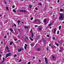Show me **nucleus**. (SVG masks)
Returning a JSON list of instances; mask_svg holds the SVG:
<instances>
[{
	"mask_svg": "<svg viewBox=\"0 0 64 64\" xmlns=\"http://www.w3.org/2000/svg\"><path fill=\"white\" fill-rule=\"evenodd\" d=\"M11 53H8L6 55V58H7L9 56H10L11 55Z\"/></svg>",
	"mask_w": 64,
	"mask_h": 64,
	"instance_id": "nucleus-1",
	"label": "nucleus"
},
{
	"mask_svg": "<svg viewBox=\"0 0 64 64\" xmlns=\"http://www.w3.org/2000/svg\"><path fill=\"white\" fill-rule=\"evenodd\" d=\"M63 14L62 13L60 14V16L59 18L60 19H62L63 18Z\"/></svg>",
	"mask_w": 64,
	"mask_h": 64,
	"instance_id": "nucleus-2",
	"label": "nucleus"
},
{
	"mask_svg": "<svg viewBox=\"0 0 64 64\" xmlns=\"http://www.w3.org/2000/svg\"><path fill=\"white\" fill-rule=\"evenodd\" d=\"M23 50H24V49L23 48H20V49H18V52H21V51H23Z\"/></svg>",
	"mask_w": 64,
	"mask_h": 64,
	"instance_id": "nucleus-3",
	"label": "nucleus"
},
{
	"mask_svg": "<svg viewBox=\"0 0 64 64\" xmlns=\"http://www.w3.org/2000/svg\"><path fill=\"white\" fill-rule=\"evenodd\" d=\"M20 11L22 12H23L24 13H25V12H26V10H20Z\"/></svg>",
	"mask_w": 64,
	"mask_h": 64,
	"instance_id": "nucleus-4",
	"label": "nucleus"
},
{
	"mask_svg": "<svg viewBox=\"0 0 64 64\" xmlns=\"http://www.w3.org/2000/svg\"><path fill=\"white\" fill-rule=\"evenodd\" d=\"M44 60H45L46 63V64H47V63H48V61H47V58H45Z\"/></svg>",
	"mask_w": 64,
	"mask_h": 64,
	"instance_id": "nucleus-5",
	"label": "nucleus"
},
{
	"mask_svg": "<svg viewBox=\"0 0 64 64\" xmlns=\"http://www.w3.org/2000/svg\"><path fill=\"white\" fill-rule=\"evenodd\" d=\"M28 46H27V44H25V46H24L25 50H26V47H27Z\"/></svg>",
	"mask_w": 64,
	"mask_h": 64,
	"instance_id": "nucleus-6",
	"label": "nucleus"
},
{
	"mask_svg": "<svg viewBox=\"0 0 64 64\" xmlns=\"http://www.w3.org/2000/svg\"><path fill=\"white\" fill-rule=\"evenodd\" d=\"M40 21V20H39V19H36V20H35L34 21L36 22H37V21Z\"/></svg>",
	"mask_w": 64,
	"mask_h": 64,
	"instance_id": "nucleus-7",
	"label": "nucleus"
},
{
	"mask_svg": "<svg viewBox=\"0 0 64 64\" xmlns=\"http://www.w3.org/2000/svg\"><path fill=\"white\" fill-rule=\"evenodd\" d=\"M46 21H47V20H46V19H44V22H45V24H46Z\"/></svg>",
	"mask_w": 64,
	"mask_h": 64,
	"instance_id": "nucleus-8",
	"label": "nucleus"
},
{
	"mask_svg": "<svg viewBox=\"0 0 64 64\" xmlns=\"http://www.w3.org/2000/svg\"><path fill=\"white\" fill-rule=\"evenodd\" d=\"M56 28H55L54 30V34H56Z\"/></svg>",
	"mask_w": 64,
	"mask_h": 64,
	"instance_id": "nucleus-9",
	"label": "nucleus"
},
{
	"mask_svg": "<svg viewBox=\"0 0 64 64\" xmlns=\"http://www.w3.org/2000/svg\"><path fill=\"white\" fill-rule=\"evenodd\" d=\"M13 42H10V45H12V44H13Z\"/></svg>",
	"mask_w": 64,
	"mask_h": 64,
	"instance_id": "nucleus-10",
	"label": "nucleus"
},
{
	"mask_svg": "<svg viewBox=\"0 0 64 64\" xmlns=\"http://www.w3.org/2000/svg\"><path fill=\"white\" fill-rule=\"evenodd\" d=\"M37 50L39 52V51H40L41 50V49L40 48H37Z\"/></svg>",
	"mask_w": 64,
	"mask_h": 64,
	"instance_id": "nucleus-11",
	"label": "nucleus"
},
{
	"mask_svg": "<svg viewBox=\"0 0 64 64\" xmlns=\"http://www.w3.org/2000/svg\"><path fill=\"white\" fill-rule=\"evenodd\" d=\"M32 36H31L32 38H33V37H34V34H33L32 32Z\"/></svg>",
	"mask_w": 64,
	"mask_h": 64,
	"instance_id": "nucleus-12",
	"label": "nucleus"
},
{
	"mask_svg": "<svg viewBox=\"0 0 64 64\" xmlns=\"http://www.w3.org/2000/svg\"><path fill=\"white\" fill-rule=\"evenodd\" d=\"M10 31H11V32H13V30L12 28H11L10 29Z\"/></svg>",
	"mask_w": 64,
	"mask_h": 64,
	"instance_id": "nucleus-13",
	"label": "nucleus"
},
{
	"mask_svg": "<svg viewBox=\"0 0 64 64\" xmlns=\"http://www.w3.org/2000/svg\"><path fill=\"white\" fill-rule=\"evenodd\" d=\"M39 30L41 31V30H42V28H41V27H40L39 28Z\"/></svg>",
	"mask_w": 64,
	"mask_h": 64,
	"instance_id": "nucleus-14",
	"label": "nucleus"
},
{
	"mask_svg": "<svg viewBox=\"0 0 64 64\" xmlns=\"http://www.w3.org/2000/svg\"><path fill=\"white\" fill-rule=\"evenodd\" d=\"M59 30H61V26H59Z\"/></svg>",
	"mask_w": 64,
	"mask_h": 64,
	"instance_id": "nucleus-15",
	"label": "nucleus"
},
{
	"mask_svg": "<svg viewBox=\"0 0 64 64\" xmlns=\"http://www.w3.org/2000/svg\"><path fill=\"white\" fill-rule=\"evenodd\" d=\"M29 38L30 39V40L31 41H33V39H32V38H30V37H29Z\"/></svg>",
	"mask_w": 64,
	"mask_h": 64,
	"instance_id": "nucleus-16",
	"label": "nucleus"
},
{
	"mask_svg": "<svg viewBox=\"0 0 64 64\" xmlns=\"http://www.w3.org/2000/svg\"><path fill=\"white\" fill-rule=\"evenodd\" d=\"M6 9L7 10H9V9L8 8V6H7L6 8Z\"/></svg>",
	"mask_w": 64,
	"mask_h": 64,
	"instance_id": "nucleus-17",
	"label": "nucleus"
},
{
	"mask_svg": "<svg viewBox=\"0 0 64 64\" xmlns=\"http://www.w3.org/2000/svg\"><path fill=\"white\" fill-rule=\"evenodd\" d=\"M56 45H57V46H58V47H59V44H58L57 43H56Z\"/></svg>",
	"mask_w": 64,
	"mask_h": 64,
	"instance_id": "nucleus-18",
	"label": "nucleus"
},
{
	"mask_svg": "<svg viewBox=\"0 0 64 64\" xmlns=\"http://www.w3.org/2000/svg\"><path fill=\"white\" fill-rule=\"evenodd\" d=\"M52 58L54 60V59H55V56H52Z\"/></svg>",
	"mask_w": 64,
	"mask_h": 64,
	"instance_id": "nucleus-19",
	"label": "nucleus"
},
{
	"mask_svg": "<svg viewBox=\"0 0 64 64\" xmlns=\"http://www.w3.org/2000/svg\"><path fill=\"white\" fill-rule=\"evenodd\" d=\"M13 12H14L15 13H16V10L14 9L13 10Z\"/></svg>",
	"mask_w": 64,
	"mask_h": 64,
	"instance_id": "nucleus-20",
	"label": "nucleus"
},
{
	"mask_svg": "<svg viewBox=\"0 0 64 64\" xmlns=\"http://www.w3.org/2000/svg\"><path fill=\"white\" fill-rule=\"evenodd\" d=\"M39 5H40V6H42V4L40 3V4H38Z\"/></svg>",
	"mask_w": 64,
	"mask_h": 64,
	"instance_id": "nucleus-21",
	"label": "nucleus"
},
{
	"mask_svg": "<svg viewBox=\"0 0 64 64\" xmlns=\"http://www.w3.org/2000/svg\"><path fill=\"white\" fill-rule=\"evenodd\" d=\"M60 11H63V9H60Z\"/></svg>",
	"mask_w": 64,
	"mask_h": 64,
	"instance_id": "nucleus-22",
	"label": "nucleus"
},
{
	"mask_svg": "<svg viewBox=\"0 0 64 64\" xmlns=\"http://www.w3.org/2000/svg\"><path fill=\"white\" fill-rule=\"evenodd\" d=\"M6 48L7 50H8L9 49V48H8V46H6Z\"/></svg>",
	"mask_w": 64,
	"mask_h": 64,
	"instance_id": "nucleus-23",
	"label": "nucleus"
},
{
	"mask_svg": "<svg viewBox=\"0 0 64 64\" xmlns=\"http://www.w3.org/2000/svg\"><path fill=\"white\" fill-rule=\"evenodd\" d=\"M28 28V27L27 26H25V28L26 29L27 28Z\"/></svg>",
	"mask_w": 64,
	"mask_h": 64,
	"instance_id": "nucleus-24",
	"label": "nucleus"
},
{
	"mask_svg": "<svg viewBox=\"0 0 64 64\" xmlns=\"http://www.w3.org/2000/svg\"><path fill=\"white\" fill-rule=\"evenodd\" d=\"M51 24H50L48 25V26L50 27V26H51Z\"/></svg>",
	"mask_w": 64,
	"mask_h": 64,
	"instance_id": "nucleus-25",
	"label": "nucleus"
},
{
	"mask_svg": "<svg viewBox=\"0 0 64 64\" xmlns=\"http://www.w3.org/2000/svg\"><path fill=\"white\" fill-rule=\"evenodd\" d=\"M59 31L58 30L57 32V34H59Z\"/></svg>",
	"mask_w": 64,
	"mask_h": 64,
	"instance_id": "nucleus-26",
	"label": "nucleus"
},
{
	"mask_svg": "<svg viewBox=\"0 0 64 64\" xmlns=\"http://www.w3.org/2000/svg\"><path fill=\"white\" fill-rule=\"evenodd\" d=\"M29 6L30 8H31V7H32V5H30Z\"/></svg>",
	"mask_w": 64,
	"mask_h": 64,
	"instance_id": "nucleus-27",
	"label": "nucleus"
},
{
	"mask_svg": "<svg viewBox=\"0 0 64 64\" xmlns=\"http://www.w3.org/2000/svg\"><path fill=\"white\" fill-rule=\"evenodd\" d=\"M21 60H22V59H20L19 60V62H21Z\"/></svg>",
	"mask_w": 64,
	"mask_h": 64,
	"instance_id": "nucleus-28",
	"label": "nucleus"
},
{
	"mask_svg": "<svg viewBox=\"0 0 64 64\" xmlns=\"http://www.w3.org/2000/svg\"><path fill=\"white\" fill-rule=\"evenodd\" d=\"M32 19H33V18H31L30 19L31 20H32Z\"/></svg>",
	"mask_w": 64,
	"mask_h": 64,
	"instance_id": "nucleus-29",
	"label": "nucleus"
},
{
	"mask_svg": "<svg viewBox=\"0 0 64 64\" xmlns=\"http://www.w3.org/2000/svg\"><path fill=\"white\" fill-rule=\"evenodd\" d=\"M35 9L36 10H38V9H37V8L36 7L35 8Z\"/></svg>",
	"mask_w": 64,
	"mask_h": 64,
	"instance_id": "nucleus-30",
	"label": "nucleus"
},
{
	"mask_svg": "<svg viewBox=\"0 0 64 64\" xmlns=\"http://www.w3.org/2000/svg\"><path fill=\"white\" fill-rule=\"evenodd\" d=\"M59 52H62V50H60Z\"/></svg>",
	"mask_w": 64,
	"mask_h": 64,
	"instance_id": "nucleus-31",
	"label": "nucleus"
},
{
	"mask_svg": "<svg viewBox=\"0 0 64 64\" xmlns=\"http://www.w3.org/2000/svg\"><path fill=\"white\" fill-rule=\"evenodd\" d=\"M53 40H55V38L54 37H53Z\"/></svg>",
	"mask_w": 64,
	"mask_h": 64,
	"instance_id": "nucleus-32",
	"label": "nucleus"
},
{
	"mask_svg": "<svg viewBox=\"0 0 64 64\" xmlns=\"http://www.w3.org/2000/svg\"><path fill=\"white\" fill-rule=\"evenodd\" d=\"M12 7L13 8H15V6H12Z\"/></svg>",
	"mask_w": 64,
	"mask_h": 64,
	"instance_id": "nucleus-33",
	"label": "nucleus"
},
{
	"mask_svg": "<svg viewBox=\"0 0 64 64\" xmlns=\"http://www.w3.org/2000/svg\"><path fill=\"white\" fill-rule=\"evenodd\" d=\"M16 56H17V55L16 54H15L14 56V57H16Z\"/></svg>",
	"mask_w": 64,
	"mask_h": 64,
	"instance_id": "nucleus-34",
	"label": "nucleus"
},
{
	"mask_svg": "<svg viewBox=\"0 0 64 64\" xmlns=\"http://www.w3.org/2000/svg\"><path fill=\"white\" fill-rule=\"evenodd\" d=\"M46 37H49V36L48 35H47L46 36Z\"/></svg>",
	"mask_w": 64,
	"mask_h": 64,
	"instance_id": "nucleus-35",
	"label": "nucleus"
},
{
	"mask_svg": "<svg viewBox=\"0 0 64 64\" xmlns=\"http://www.w3.org/2000/svg\"><path fill=\"white\" fill-rule=\"evenodd\" d=\"M18 23H20L21 22V21H18Z\"/></svg>",
	"mask_w": 64,
	"mask_h": 64,
	"instance_id": "nucleus-36",
	"label": "nucleus"
},
{
	"mask_svg": "<svg viewBox=\"0 0 64 64\" xmlns=\"http://www.w3.org/2000/svg\"><path fill=\"white\" fill-rule=\"evenodd\" d=\"M14 26H15V27H16V24H14Z\"/></svg>",
	"mask_w": 64,
	"mask_h": 64,
	"instance_id": "nucleus-37",
	"label": "nucleus"
},
{
	"mask_svg": "<svg viewBox=\"0 0 64 64\" xmlns=\"http://www.w3.org/2000/svg\"><path fill=\"white\" fill-rule=\"evenodd\" d=\"M18 31H19V32H20V29H18Z\"/></svg>",
	"mask_w": 64,
	"mask_h": 64,
	"instance_id": "nucleus-38",
	"label": "nucleus"
},
{
	"mask_svg": "<svg viewBox=\"0 0 64 64\" xmlns=\"http://www.w3.org/2000/svg\"><path fill=\"white\" fill-rule=\"evenodd\" d=\"M35 27H38V26H37V25H35Z\"/></svg>",
	"mask_w": 64,
	"mask_h": 64,
	"instance_id": "nucleus-39",
	"label": "nucleus"
},
{
	"mask_svg": "<svg viewBox=\"0 0 64 64\" xmlns=\"http://www.w3.org/2000/svg\"><path fill=\"white\" fill-rule=\"evenodd\" d=\"M28 64H30V62H28Z\"/></svg>",
	"mask_w": 64,
	"mask_h": 64,
	"instance_id": "nucleus-40",
	"label": "nucleus"
},
{
	"mask_svg": "<svg viewBox=\"0 0 64 64\" xmlns=\"http://www.w3.org/2000/svg\"><path fill=\"white\" fill-rule=\"evenodd\" d=\"M44 40H45L44 38L42 39V41H44Z\"/></svg>",
	"mask_w": 64,
	"mask_h": 64,
	"instance_id": "nucleus-41",
	"label": "nucleus"
},
{
	"mask_svg": "<svg viewBox=\"0 0 64 64\" xmlns=\"http://www.w3.org/2000/svg\"><path fill=\"white\" fill-rule=\"evenodd\" d=\"M26 39H27L28 40V38L27 37H26Z\"/></svg>",
	"mask_w": 64,
	"mask_h": 64,
	"instance_id": "nucleus-42",
	"label": "nucleus"
},
{
	"mask_svg": "<svg viewBox=\"0 0 64 64\" xmlns=\"http://www.w3.org/2000/svg\"><path fill=\"white\" fill-rule=\"evenodd\" d=\"M59 2H60V1H59V0H58V3H59Z\"/></svg>",
	"mask_w": 64,
	"mask_h": 64,
	"instance_id": "nucleus-43",
	"label": "nucleus"
},
{
	"mask_svg": "<svg viewBox=\"0 0 64 64\" xmlns=\"http://www.w3.org/2000/svg\"><path fill=\"white\" fill-rule=\"evenodd\" d=\"M46 50L48 51V48H46Z\"/></svg>",
	"mask_w": 64,
	"mask_h": 64,
	"instance_id": "nucleus-44",
	"label": "nucleus"
},
{
	"mask_svg": "<svg viewBox=\"0 0 64 64\" xmlns=\"http://www.w3.org/2000/svg\"><path fill=\"white\" fill-rule=\"evenodd\" d=\"M7 38V36H4V38Z\"/></svg>",
	"mask_w": 64,
	"mask_h": 64,
	"instance_id": "nucleus-45",
	"label": "nucleus"
},
{
	"mask_svg": "<svg viewBox=\"0 0 64 64\" xmlns=\"http://www.w3.org/2000/svg\"><path fill=\"white\" fill-rule=\"evenodd\" d=\"M4 59H5V58H3V60H4Z\"/></svg>",
	"mask_w": 64,
	"mask_h": 64,
	"instance_id": "nucleus-46",
	"label": "nucleus"
},
{
	"mask_svg": "<svg viewBox=\"0 0 64 64\" xmlns=\"http://www.w3.org/2000/svg\"><path fill=\"white\" fill-rule=\"evenodd\" d=\"M48 1V2H50V0H47Z\"/></svg>",
	"mask_w": 64,
	"mask_h": 64,
	"instance_id": "nucleus-47",
	"label": "nucleus"
},
{
	"mask_svg": "<svg viewBox=\"0 0 64 64\" xmlns=\"http://www.w3.org/2000/svg\"><path fill=\"white\" fill-rule=\"evenodd\" d=\"M4 62V60H3V61L2 62V63H3Z\"/></svg>",
	"mask_w": 64,
	"mask_h": 64,
	"instance_id": "nucleus-48",
	"label": "nucleus"
},
{
	"mask_svg": "<svg viewBox=\"0 0 64 64\" xmlns=\"http://www.w3.org/2000/svg\"><path fill=\"white\" fill-rule=\"evenodd\" d=\"M17 39H14L15 41H17Z\"/></svg>",
	"mask_w": 64,
	"mask_h": 64,
	"instance_id": "nucleus-49",
	"label": "nucleus"
},
{
	"mask_svg": "<svg viewBox=\"0 0 64 64\" xmlns=\"http://www.w3.org/2000/svg\"><path fill=\"white\" fill-rule=\"evenodd\" d=\"M4 2V3H5V4H6V2Z\"/></svg>",
	"mask_w": 64,
	"mask_h": 64,
	"instance_id": "nucleus-50",
	"label": "nucleus"
},
{
	"mask_svg": "<svg viewBox=\"0 0 64 64\" xmlns=\"http://www.w3.org/2000/svg\"><path fill=\"white\" fill-rule=\"evenodd\" d=\"M52 48V49H53V46H51Z\"/></svg>",
	"mask_w": 64,
	"mask_h": 64,
	"instance_id": "nucleus-51",
	"label": "nucleus"
},
{
	"mask_svg": "<svg viewBox=\"0 0 64 64\" xmlns=\"http://www.w3.org/2000/svg\"><path fill=\"white\" fill-rule=\"evenodd\" d=\"M9 32H7V35H9Z\"/></svg>",
	"mask_w": 64,
	"mask_h": 64,
	"instance_id": "nucleus-52",
	"label": "nucleus"
},
{
	"mask_svg": "<svg viewBox=\"0 0 64 64\" xmlns=\"http://www.w3.org/2000/svg\"><path fill=\"white\" fill-rule=\"evenodd\" d=\"M2 56V55H1V54H0V57H1Z\"/></svg>",
	"mask_w": 64,
	"mask_h": 64,
	"instance_id": "nucleus-53",
	"label": "nucleus"
},
{
	"mask_svg": "<svg viewBox=\"0 0 64 64\" xmlns=\"http://www.w3.org/2000/svg\"><path fill=\"white\" fill-rule=\"evenodd\" d=\"M35 56L33 57V59H35Z\"/></svg>",
	"mask_w": 64,
	"mask_h": 64,
	"instance_id": "nucleus-54",
	"label": "nucleus"
},
{
	"mask_svg": "<svg viewBox=\"0 0 64 64\" xmlns=\"http://www.w3.org/2000/svg\"><path fill=\"white\" fill-rule=\"evenodd\" d=\"M39 61L40 62H41V60H39Z\"/></svg>",
	"mask_w": 64,
	"mask_h": 64,
	"instance_id": "nucleus-55",
	"label": "nucleus"
},
{
	"mask_svg": "<svg viewBox=\"0 0 64 64\" xmlns=\"http://www.w3.org/2000/svg\"><path fill=\"white\" fill-rule=\"evenodd\" d=\"M32 30H31L30 31V32H32Z\"/></svg>",
	"mask_w": 64,
	"mask_h": 64,
	"instance_id": "nucleus-56",
	"label": "nucleus"
},
{
	"mask_svg": "<svg viewBox=\"0 0 64 64\" xmlns=\"http://www.w3.org/2000/svg\"><path fill=\"white\" fill-rule=\"evenodd\" d=\"M50 29H51V28H52V27H50Z\"/></svg>",
	"mask_w": 64,
	"mask_h": 64,
	"instance_id": "nucleus-57",
	"label": "nucleus"
},
{
	"mask_svg": "<svg viewBox=\"0 0 64 64\" xmlns=\"http://www.w3.org/2000/svg\"><path fill=\"white\" fill-rule=\"evenodd\" d=\"M49 45L50 46H51V44H49Z\"/></svg>",
	"mask_w": 64,
	"mask_h": 64,
	"instance_id": "nucleus-58",
	"label": "nucleus"
},
{
	"mask_svg": "<svg viewBox=\"0 0 64 64\" xmlns=\"http://www.w3.org/2000/svg\"><path fill=\"white\" fill-rule=\"evenodd\" d=\"M51 9H52L53 8H52V7L51 6Z\"/></svg>",
	"mask_w": 64,
	"mask_h": 64,
	"instance_id": "nucleus-59",
	"label": "nucleus"
},
{
	"mask_svg": "<svg viewBox=\"0 0 64 64\" xmlns=\"http://www.w3.org/2000/svg\"><path fill=\"white\" fill-rule=\"evenodd\" d=\"M62 24H64V21L63 22H62Z\"/></svg>",
	"mask_w": 64,
	"mask_h": 64,
	"instance_id": "nucleus-60",
	"label": "nucleus"
},
{
	"mask_svg": "<svg viewBox=\"0 0 64 64\" xmlns=\"http://www.w3.org/2000/svg\"><path fill=\"white\" fill-rule=\"evenodd\" d=\"M1 43H2H2H3V42H1Z\"/></svg>",
	"mask_w": 64,
	"mask_h": 64,
	"instance_id": "nucleus-61",
	"label": "nucleus"
},
{
	"mask_svg": "<svg viewBox=\"0 0 64 64\" xmlns=\"http://www.w3.org/2000/svg\"><path fill=\"white\" fill-rule=\"evenodd\" d=\"M8 52H9V49L8 50Z\"/></svg>",
	"mask_w": 64,
	"mask_h": 64,
	"instance_id": "nucleus-62",
	"label": "nucleus"
},
{
	"mask_svg": "<svg viewBox=\"0 0 64 64\" xmlns=\"http://www.w3.org/2000/svg\"><path fill=\"white\" fill-rule=\"evenodd\" d=\"M5 16H6V15H4V17H5Z\"/></svg>",
	"mask_w": 64,
	"mask_h": 64,
	"instance_id": "nucleus-63",
	"label": "nucleus"
},
{
	"mask_svg": "<svg viewBox=\"0 0 64 64\" xmlns=\"http://www.w3.org/2000/svg\"><path fill=\"white\" fill-rule=\"evenodd\" d=\"M40 38V37H38V39H39V38Z\"/></svg>",
	"mask_w": 64,
	"mask_h": 64,
	"instance_id": "nucleus-64",
	"label": "nucleus"
}]
</instances>
